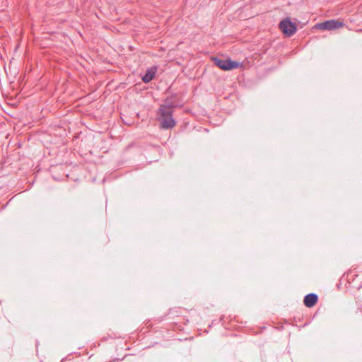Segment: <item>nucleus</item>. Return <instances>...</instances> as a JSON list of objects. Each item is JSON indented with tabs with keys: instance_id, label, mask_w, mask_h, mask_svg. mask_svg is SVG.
Listing matches in <instances>:
<instances>
[{
	"instance_id": "obj_1",
	"label": "nucleus",
	"mask_w": 362,
	"mask_h": 362,
	"mask_svg": "<svg viewBox=\"0 0 362 362\" xmlns=\"http://www.w3.org/2000/svg\"><path fill=\"white\" fill-rule=\"evenodd\" d=\"M173 110H170L168 106H160L158 109V120L161 129H168L175 126L176 122L173 118Z\"/></svg>"
},
{
	"instance_id": "obj_2",
	"label": "nucleus",
	"mask_w": 362,
	"mask_h": 362,
	"mask_svg": "<svg viewBox=\"0 0 362 362\" xmlns=\"http://www.w3.org/2000/svg\"><path fill=\"white\" fill-rule=\"evenodd\" d=\"M212 61L216 66L224 71L238 69L242 66L240 62L230 59H222L218 57H213Z\"/></svg>"
},
{
	"instance_id": "obj_3",
	"label": "nucleus",
	"mask_w": 362,
	"mask_h": 362,
	"mask_svg": "<svg viewBox=\"0 0 362 362\" xmlns=\"http://www.w3.org/2000/svg\"><path fill=\"white\" fill-rule=\"evenodd\" d=\"M281 31L287 37L293 35L296 31L295 23L291 22L289 19L283 20L279 25Z\"/></svg>"
},
{
	"instance_id": "obj_4",
	"label": "nucleus",
	"mask_w": 362,
	"mask_h": 362,
	"mask_svg": "<svg viewBox=\"0 0 362 362\" xmlns=\"http://www.w3.org/2000/svg\"><path fill=\"white\" fill-rule=\"evenodd\" d=\"M317 26L322 30H332L341 28L343 26V23L338 21L330 20L319 23Z\"/></svg>"
},
{
	"instance_id": "obj_5",
	"label": "nucleus",
	"mask_w": 362,
	"mask_h": 362,
	"mask_svg": "<svg viewBox=\"0 0 362 362\" xmlns=\"http://www.w3.org/2000/svg\"><path fill=\"white\" fill-rule=\"evenodd\" d=\"M318 296L315 293H310L305 296L303 303L308 308L313 307L317 302Z\"/></svg>"
},
{
	"instance_id": "obj_6",
	"label": "nucleus",
	"mask_w": 362,
	"mask_h": 362,
	"mask_svg": "<svg viewBox=\"0 0 362 362\" xmlns=\"http://www.w3.org/2000/svg\"><path fill=\"white\" fill-rule=\"evenodd\" d=\"M156 72V68H151L150 69H148L144 76L142 77V81L145 83L150 82L155 76Z\"/></svg>"
},
{
	"instance_id": "obj_7",
	"label": "nucleus",
	"mask_w": 362,
	"mask_h": 362,
	"mask_svg": "<svg viewBox=\"0 0 362 362\" xmlns=\"http://www.w3.org/2000/svg\"><path fill=\"white\" fill-rule=\"evenodd\" d=\"M160 106H168L170 110H173V108L175 106V104L170 101L169 99H166L164 101V103L160 105Z\"/></svg>"
}]
</instances>
